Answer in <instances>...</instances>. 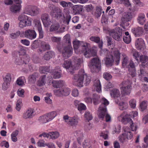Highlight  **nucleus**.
Masks as SVG:
<instances>
[{"instance_id":"1","label":"nucleus","mask_w":148,"mask_h":148,"mask_svg":"<svg viewBox=\"0 0 148 148\" xmlns=\"http://www.w3.org/2000/svg\"><path fill=\"white\" fill-rule=\"evenodd\" d=\"M74 50L75 53H78V49L80 45L82 49L81 52L83 53L85 57L88 58L92 56H96L97 54V48L94 47L92 49H90V45L89 43L83 41L75 40L73 42Z\"/></svg>"},{"instance_id":"2","label":"nucleus","mask_w":148,"mask_h":148,"mask_svg":"<svg viewBox=\"0 0 148 148\" xmlns=\"http://www.w3.org/2000/svg\"><path fill=\"white\" fill-rule=\"evenodd\" d=\"M41 20L45 27H48L50 25L49 31L51 32H62L64 31L65 28H60L59 23L55 22H51L49 18V15L46 14H43L41 17Z\"/></svg>"},{"instance_id":"3","label":"nucleus","mask_w":148,"mask_h":148,"mask_svg":"<svg viewBox=\"0 0 148 148\" xmlns=\"http://www.w3.org/2000/svg\"><path fill=\"white\" fill-rule=\"evenodd\" d=\"M111 55L107 57L104 60L105 64L107 66H111L113 62L115 61L117 65L120 60V53L118 49L116 48H112L111 51Z\"/></svg>"},{"instance_id":"4","label":"nucleus","mask_w":148,"mask_h":148,"mask_svg":"<svg viewBox=\"0 0 148 148\" xmlns=\"http://www.w3.org/2000/svg\"><path fill=\"white\" fill-rule=\"evenodd\" d=\"M138 116V113L136 111L131 112L129 114H127L123 112L121 114L117 117L118 120L124 124H126L127 123L132 122L131 118L129 117L131 116L132 118L134 119Z\"/></svg>"},{"instance_id":"5","label":"nucleus","mask_w":148,"mask_h":148,"mask_svg":"<svg viewBox=\"0 0 148 148\" xmlns=\"http://www.w3.org/2000/svg\"><path fill=\"white\" fill-rule=\"evenodd\" d=\"M103 31L112 37L114 39L119 41L121 39L122 30L119 27H117L114 29L110 30L107 27L103 28Z\"/></svg>"},{"instance_id":"6","label":"nucleus","mask_w":148,"mask_h":148,"mask_svg":"<svg viewBox=\"0 0 148 148\" xmlns=\"http://www.w3.org/2000/svg\"><path fill=\"white\" fill-rule=\"evenodd\" d=\"M25 47H21L19 53L20 55V57L16 58L15 61V63L19 65L23 64H26L29 60V56L25 53Z\"/></svg>"},{"instance_id":"7","label":"nucleus","mask_w":148,"mask_h":148,"mask_svg":"<svg viewBox=\"0 0 148 148\" xmlns=\"http://www.w3.org/2000/svg\"><path fill=\"white\" fill-rule=\"evenodd\" d=\"M63 40L69 45V46L65 47L62 51L63 56L66 59L70 57L72 54L73 49L71 45L70 36L69 34L65 35L63 38Z\"/></svg>"},{"instance_id":"8","label":"nucleus","mask_w":148,"mask_h":148,"mask_svg":"<svg viewBox=\"0 0 148 148\" xmlns=\"http://www.w3.org/2000/svg\"><path fill=\"white\" fill-rule=\"evenodd\" d=\"M124 58L122 62L123 66L129 68V74L132 77H134L136 75V73L134 63L131 60L129 61L128 58L127 56H124Z\"/></svg>"},{"instance_id":"9","label":"nucleus","mask_w":148,"mask_h":148,"mask_svg":"<svg viewBox=\"0 0 148 148\" xmlns=\"http://www.w3.org/2000/svg\"><path fill=\"white\" fill-rule=\"evenodd\" d=\"M123 133L119 136V138L120 142L125 143L128 142V140L131 139L133 137V134L127 127H124Z\"/></svg>"},{"instance_id":"10","label":"nucleus","mask_w":148,"mask_h":148,"mask_svg":"<svg viewBox=\"0 0 148 148\" xmlns=\"http://www.w3.org/2000/svg\"><path fill=\"white\" fill-rule=\"evenodd\" d=\"M57 115L56 111H52L40 116L38 121L40 123H45L52 120Z\"/></svg>"},{"instance_id":"11","label":"nucleus","mask_w":148,"mask_h":148,"mask_svg":"<svg viewBox=\"0 0 148 148\" xmlns=\"http://www.w3.org/2000/svg\"><path fill=\"white\" fill-rule=\"evenodd\" d=\"M131 82L129 80L124 81L120 85L121 94L124 95H129L131 92Z\"/></svg>"},{"instance_id":"12","label":"nucleus","mask_w":148,"mask_h":148,"mask_svg":"<svg viewBox=\"0 0 148 148\" xmlns=\"http://www.w3.org/2000/svg\"><path fill=\"white\" fill-rule=\"evenodd\" d=\"M101 102L102 104L99 108L97 115L99 118L103 119L106 112V106L109 105V102L104 97L102 98Z\"/></svg>"},{"instance_id":"13","label":"nucleus","mask_w":148,"mask_h":148,"mask_svg":"<svg viewBox=\"0 0 148 148\" xmlns=\"http://www.w3.org/2000/svg\"><path fill=\"white\" fill-rule=\"evenodd\" d=\"M18 19L19 21V26L21 28L30 26L32 24L31 18L25 14L20 15L18 16Z\"/></svg>"},{"instance_id":"14","label":"nucleus","mask_w":148,"mask_h":148,"mask_svg":"<svg viewBox=\"0 0 148 148\" xmlns=\"http://www.w3.org/2000/svg\"><path fill=\"white\" fill-rule=\"evenodd\" d=\"M23 11L24 14L34 16L39 13V9L34 5L28 4L25 5Z\"/></svg>"},{"instance_id":"15","label":"nucleus","mask_w":148,"mask_h":148,"mask_svg":"<svg viewBox=\"0 0 148 148\" xmlns=\"http://www.w3.org/2000/svg\"><path fill=\"white\" fill-rule=\"evenodd\" d=\"M101 66L100 61L98 58L92 59L90 63V67L92 72H98L101 69Z\"/></svg>"},{"instance_id":"16","label":"nucleus","mask_w":148,"mask_h":148,"mask_svg":"<svg viewBox=\"0 0 148 148\" xmlns=\"http://www.w3.org/2000/svg\"><path fill=\"white\" fill-rule=\"evenodd\" d=\"M84 71L82 70L81 72L76 75L73 78V84L77 86L82 87L84 83Z\"/></svg>"},{"instance_id":"17","label":"nucleus","mask_w":148,"mask_h":148,"mask_svg":"<svg viewBox=\"0 0 148 148\" xmlns=\"http://www.w3.org/2000/svg\"><path fill=\"white\" fill-rule=\"evenodd\" d=\"M64 121L68 124L72 126H75L77 125L79 120V117L77 116L70 117L68 115L63 116Z\"/></svg>"},{"instance_id":"18","label":"nucleus","mask_w":148,"mask_h":148,"mask_svg":"<svg viewBox=\"0 0 148 148\" xmlns=\"http://www.w3.org/2000/svg\"><path fill=\"white\" fill-rule=\"evenodd\" d=\"M37 34L36 32L34 30L28 29L23 32L20 36L24 37L30 40H33L36 37Z\"/></svg>"},{"instance_id":"19","label":"nucleus","mask_w":148,"mask_h":148,"mask_svg":"<svg viewBox=\"0 0 148 148\" xmlns=\"http://www.w3.org/2000/svg\"><path fill=\"white\" fill-rule=\"evenodd\" d=\"M49 7L51 10V15L58 18L62 16V10L59 8L52 4H50Z\"/></svg>"},{"instance_id":"20","label":"nucleus","mask_w":148,"mask_h":148,"mask_svg":"<svg viewBox=\"0 0 148 148\" xmlns=\"http://www.w3.org/2000/svg\"><path fill=\"white\" fill-rule=\"evenodd\" d=\"M16 4H14L11 5L9 8L10 11L14 13L19 12L21 9L22 6L21 4L22 2L21 0H13Z\"/></svg>"},{"instance_id":"21","label":"nucleus","mask_w":148,"mask_h":148,"mask_svg":"<svg viewBox=\"0 0 148 148\" xmlns=\"http://www.w3.org/2000/svg\"><path fill=\"white\" fill-rule=\"evenodd\" d=\"M71 90L68 88H63L54 90L55 95L58 96H67L70 94Z\"/></svg>"},{"instance_id":"22","label":"nucleus","mask_w":148,"mask_h":148,"mask_svg":"<svg viewBox=\"0 0 148 148\" xmlns=\"http://www.w3.org/2000/svg\"><path fill=\"white\" fill-rule=\"evenodd\" d=\"M59 133L58 131L52 132H49V133H44L39 135V136L41 137L43 136L44 137L47 138H50L55 140L58 138L60 136Z\"/></svg>"},{"instance_id":"23","label":"nucleus","mask_w":148,"mask_h":148,"mask_svg":"<svg viewBox=\"0 0 148 148\" xmlns=\"http://www.w3.org/2000/svg\"><path fill=\"white\" fill-rule=\"evenodd\" d=\"M62 66L68 72L72 73L73 71L74 70L73 65H72L71 62L69 60L65 61Z\"/></svg>"},{"instance_id":"24","label":"nucleus","mask_w":148,"mask_h":148,"mask_svg":"<svg viewBox=\"0 0 148 148\" xmlns=\"http://www.w3.org/2000/svg\"><path fill=\"white\" fill-rule=\"evenodd\" d=\"M99 96H97V95L94 94H93V97L92 99L89 97H86L84 99V101L87 103H92V100H93L94 104L97 105L99 103Z\"/></svg>"},{"instance_id":"25","label":"nucleus","mask_w":148,"mask_h":148,"mask_svg":"<svg viewBox=\"0 0 148 148\" xmlns=\"http://www.w3.org/2000/svg\"><path fill=\"white\" fill-rule=\"evenodd\" d=\"M136 48L138 49L143 51L145 48V44L143 40L141 38H138L135 43Z\"/></svg>"},{"instance_id":"26","label":"nucleus","mask_w":148,"mask_h":148,"mask_svg":"<svg viewBox=\"0 0 148 148\" xmlns=\"http://www.w3.org/2000/svg\"><path fill=\"white\" fill-rule=\"evenodd\" d=\"M52 79V78H50L49 79V78L47 81V84L48 85H50L51 83H52L53 86L55 88H58L62 86L64 84L63 81L54 80L51 82Z\"/></svg>"},{"instance_id":"27","label":"nucleus","mask_w":148,"mask_h":148,"mask_svg":"<svg viewBox=\"0 0 148 148\" xmlns=\"http://www.w3.org/2000/svg\"><path fill=\"white\" fill-rule=\"evenodd\" d=\"M133 17V15L131 12H125L123 13L121 20L123 21H128L131 20Z\"/></svg>"},{"instance_id":"28","label":"nucleus","mask_w":148,"mask_h":148,"mask_svg":"<svg viewBox=\"0 0 148 148\" xmlns=\"http://www.w3.org/2000/svg\"><path fill=\"white\" fill-rule=\"evenodd\" d=\"M74 63L73 64L74 69H77L83 65V60L82 58H76L74 60Z\"/></svg>"},{"instance_id":"29","label":"nucleus","mask_w":148,"mask_h":148,"mask_svg":"<svg viewBox=\"0 0 148 148\" xmlns=\"http://www.w3.org/2000/svg\"><path fill=\"white\" fill-rule=\"evenodd\" d=\"M120 100L116 99L114 101L115 102L119 105L121 110H123L127 109L128 107L127 103L123 101H121Z\"/></svg>"},{"instance_id":"30","label":"nucleus","mask_w":148,"mask_h":148,"mask_svg":"<svg viewBox=\"0 0 148 148\" xmlns=\"http://www.w3.org/2000/svg\"><path fill=\"white\" fill-rule=\"evenodd\" d=\"M34 113V111L33 109H29L23 113V117L25 119H31L33 117Z\"/></svg>"},{"instance_id":"31","label":"nucleus","mask_w":148,"mask_h":148,"mask_svg":"<svg viewBox=\"0 0 148 148\" xmlns=\"http://www.w3.org/2000/svg\"><path fill=\"white\" fill-rule=\"evenodd\" d=\"M110 94L112 97L115 98L114 100L116 99H121L120 97V92L119 90L117 89L114 88L111 90Z\"/></svg>"},{"instance_id":"32","label":"nucleus","mask_w":148,"mask_h":148,"mask_svg":"<svg viewBox=\"0 0 148 148\" xmlns=\"http://www.w3.org/2000/svg\"><path fill=\"white\" fill-rule=\"evenodd\" d=\"M92 89L93 90L96 91L99 93L101 92V86L99 80H96L94 81Z\"/></svg>"},{"instance_id":"33","label":"nucleus","mask_w":148,"mask_h":148,"mask_svg":"<svg viewBox=\"0 0 148 148\" xmlns=\"http://www.w3.org/2000/svg\"><path fill=\"white\" fill-rule=\"evenodd\" d=\"M74 103L75 106H77L78 110L79 111L85 110L86 109V105L84 103H80L78 100H75Z\"/></svg>"},{"instance_id":"34","label":"nucleus","mask_w":148,"mask_h":148,"mask_svg":"<svg viewBox=\"0 0 148 148\" xmlns=\"http://www.w3.org/2000/svg\"><path fill=\"white\" fill-rule=\"evenodd\" d=\"M61 70L60 67L58 66L56 68L53 70L52 74L53 78L54 79H57L60 78L61 76Z\"/></svg>"},{"instance_id":"35","label":"nucleus","mask_w":148,"mask_h":148,"mask_svg":"<svg viewBox=\"0 0 148 148\" xmlns=\"http://www.w3.org/2000/svg\"><path fill=\"white\" fill-rule=\"evenodd\" d=\"M46 75H44L41 76L37 82V85L39 86H42L45 85L46 83ZM49 78V79L50 78L48 77V78L47 79V82Z\"/></svg>"},{"instance_id":"36","label":"nucleus","mask_w":148,"mask_h":148,"mask_svg":"<svg viewBox=\"0 0 148 148\" xmlns=\"http://www.w3.org/2000/svg\"><path fill=\"white\" fill-rule=\"evenodd\" d=\"M132 31L137 36H140L143 33V29L141 27H138L136 29H132Z\"/></svg>"},{"instance_id":"37","label":"nucleus","mask_w":148,"mask_h":148,"mask_svg":"<svg viewBox=\"0 0 148 148\" xmlns=\"http://www.w3.org/2000/svg\"><path fill=\"white\" fill-rule=\"evenodd\" d=\"M90 39L92 41L98 43L100 48L102 47L103 42L100 40V38L98 37L92 36L90 38Z\"/></svg>"},{"instance_id":"38","label":"nucleus","mask_w":148,"mask_h":148,"mask_svg":"<svg viewBox=\"0 0 148 148\" xmlns=\"http://www.w3.org/2000/svg\"><path fill=\"white\" fill-rule=\"evenodd\" d=\"M142 66H143L142 65L140 66V74H139V76L142 81H144L148 82V79L146 77L144 76L146 75L147 74L142 69Z\"/></svg>"},{"instance_id":"39","label":"nucleus","mask_w":148,"mask_h":148,"mask_svg":"<svg viewBox=\"0 0 148 148\" xmlns=\"http://www.w3.org/2000/svg\"><path fill=\"white\" fill-rule=\"evenodd\" d=\"M138 23L141 25H143L145 21V16L143 13L140 14L138 15L137 18Z\"/></svg>"},{"instance_id":"40","label":"nucleus","mask_w":148,"mask_h":148,"mask_svg":"<svg viewBox=\"0 0 148 148\" xmlns=\"http://www.w3.org/2000/svg\"><path fill=\"white\" fill-rule=\"evenodd\" d=\"M26 81L24 77L22 76L19 77L16 81V84L19 86H22L24 85Z\"/></svg>"},{"instance_id":"41","label":"nucleus","mask_w":148,"mask_h":148,"mask_svg":"<svg viewBox=\"0 0 148 148\" xmlns=\"http://www.w3.org/2000/svg\"><path fill=\"white\" fill-rule=\"evenodd\" d=\"M19 132L17 130L13 131L11 134V137L12 140L14 142H16L18 139L17 137L18 134Z\"/></svg>"},{"instance_id":"42","label":"nucleus","mask_w":148,"mask_h":148,"mask_svg":"<svg viewBox=\"0 0 148 148\" xmlns=\"http://www.w3.org/2000/svg\"><path fill=\"white\" fill-rule=\"evenodd\" d=\"M123 40L127 44L131 42V37L128 32L125 33V36H124Z\"/></svg>"},{"instance_id":"43","label":"nucleus","mask_w":148,"mask_h":148,"mask_svg":"<svg viewBox=\"0 0 148 148\" xmlns=\"http://www.w3.org/2000/svg\"><path fill=\"white\" fill-rule=\"evenodd\" d=\"M72 8L73 13L74 14L78 13L82 11V7L79 5H75L73 6Z\"/></svg>"},{"instance_id":"44","label":"nucleus","mask_w":148,"mask_h":148,"mask_svg":"<svg viewBox=\"0 0 148 148\" xmlns=\"http://www.w3.org/2000/svg\"><path fill=\"white\" fill-rule=\"evenodd\" d=\"M102 9L100 5L97 6L95 8V15L97 17H99L101 14Z\"/></svg>"},{"instance_id":"45","label":"nucleus","mask_w":148,"mask_h":148,"mask_svg":"<svg viewBox=\"0 0 148 148\" xmlns=\"http://www.w3.org/2000/svg\"><path fill=\"white\" fill-rule=\"evenodd\" d=\"M84 117L85 119L88 121L92 120L93 118V116L91 113L89 111H88L85 112Z\"/></svg>"},{"instance_id":"46","label":"nucleus","mask_w":148,"mask_h":148,"mask_svg":"<svg viewBox=\"0 0 148 148\" xmlns=\"http://www.w3.org/2000/svg\"><path fill=\"white\" fill-rule=\"evenodd\" d=\"M91 81V77L89 75H88L84 73V83L86 85L88 84Z\"/></svg>"},{"instance_id":"47","label":"nucleus","mask_w":148,"mask_h":148,"mask_svg":"<svg viewBox=\"0 0 148 148\" xmlns=\"http://www.w3.org/2000/svg\"><path fill=\"white\" fill-rule=\"evenodd\" d=\"M75 135L77 137L79 143L81 144V143L80 142V139L81 140H82V139L83 137V133L80 131H77L75 132Z\"/></svg>"},{"instance_id":"48","label":"nucleus","mask_w":148,"mask_h":148,"mask_svg":"<svg viewBox=\"0 0 148 148\" xmlns=\"http://www.w3.org/2000/svg\"><path fill=\"white\" fill-rule=\"evenodd\" d=\"M54 55V53L53 52L50 51L47 52L45 55L44 57V58L45 60H48L53 57Z\"/></svg>"},{"instance_id":"49","label":"nucleus","mask_w":148,"mask_h":148,"mask_svg":"<svg viewBox=\"0 0 148 148\" xmlns=\"http://www.w3.org/2000/svg\"><path fill=\"white\" fill-rule=\"evenodd\" d=\"M46 96L45 97V100L46 103L48 104H51L52 102V100L50 99L52 95L51 93H47L46 94Z\"/></svg>"},{"instance_id":"50","label":"nucleus","mask_w":148,"mask_h":148,"mask_svg":"<svg viewBox=\"0 0 148 148\" xmlns=\"http://www.w3.org/2000/svg\"><path fill=\"white\" fill-rule=\"evenodd\" d=\"M22 106V100L21 99L17 100L16 103V109L18 111H19Z\"/></svg>"},{"instance_id":"51","label":"nucleus","mask_w":148,"mask_h":148,"mask_svg":"<svg viewBox=\"0 0 148 148\" xmlns=\"http://www.w3.org/2000/svg\"><path fill=\"white\" fill-rule=\"evenodd\" d=\"M140 106L142 111H143L147 108V101H142L140 104Z\"/></svg>"},{"instance_id":"52","label":"nucleus","mask_w":148,"mask_h":148,"mask_svg":"<svg viewBox=\"0 0 148 148\" xmlns=\"http://www.w3.org/2000/svg\"><path fill=\"white\" fill-rule=\"evenodd\" d=\"M60 5L63 8L71 7L72 4L71 2H66L64 1H62L60 2Z\"/></svg>"},{"instance_id":"53","label":"nucleus","mask_w":148,"mask_h":148,"mask_svg":"<svg viewBox=\"0 0 148 148\" xmlns=\"http://www.w3.org/2000/svg\"><path fill=\"white\" fill-rule=\"evenodd\" d=\"M20 34V31H18L16 32L12 33H11L10 35V37L12 39H15L17 38Z\"/></svg>"},{"instance_id":"54","label":"nucleus","mask_w":148,"mask_h":148,"mask_svg":"<svg viewBox=\"0 0 148 148\" xmlns=\"http://www.w3.org/2000/svg\"><path fill=\"white\" fill-rule=\"evenodd\" d=\"M4 81L10 83L11 80V75L10 73L7 74L3 77Z\"/></svg>"},{"instance_id":"55","label":"nucleus","mask_w":148,"mask_h":148,"mask_svg":"<svg viewBox=\"0 0 148 148\" xmlns=\"http://www.w3.org/2000/svg\"><path fill=\"white\" fill-rule=\"evenodd\" d=\"M140 61L143 63H145L148 61V57L146 55H142L140 56Z\"/></svg>"},{"instance_id":"56","label":"nucleus","mask_w":148,"mask_h":148,"mask_svg":"<svg viewBox=\"0 0 148 148\" xmlns=\"http://www.w3.org/2000/svg\"><path fill=\"white\" fill-rule=\"evenodd\" d=\"M129 105L131 108H134L136 105V101L134 99H130L129 102Z\"/></svg>"},{"instance_id":"57","label":"nucleus","mask_w":148,"mask_h":148,"mask_svg":"<svg viewBox=\"0 0 148 148\" xmlns=\"http://www.w3.org/2000/svg\"><path fill=\"white\" fill-rule=\"evenodd\" d=\"M103 77L107 80H110L112 78V75L110 73L107 72H105L103 73Z\"/></svg>"},{"instance_id":"58","label":"nucleus","mask_w":148,"mask_h":148,"mask_svg":"<svg viewBox=\"0 0 148 148\" xmlns=\"http://www.w3.org/2000/svg\"><path fill=\"white\" fill-rule=\"evenodd\" d=\"M49 67H40L39 68L40 72L42 73H45L49 71Z\"/></svg>"},{"instance_id":"59","label":"nucleus","mask_w":148,"mask_h":148,"mask_svg":"<svg viewBox=\"0 0 148 148\" xmlns=\"http://www.w3.org/2000/svg\"><path fill=\"white\" fill-rule=\"evenodd\" d=\"M25 90L23 89L20 88L18 89L17 91L18 95L21 97H24Z\"/></svg>"},{"instance_id":"60","label":"nucleus","mask_w":148,"mask_h":148,"mask_svg":"<svg viewBox=\"0 0 148 148\" xmlns=\"http://www.w3.org/2000/svg\"><path fill=\"white\" fill-rule=\"evenodd\" d=\"M10 83L4 81L2 84V88L3 90H6L10 86Z\"/></svg>"},{"instance_id":"61","label":"nucleus","mask_w":148,"mask_h":148,"mask_svg":"<svg viewBox=\"0 0 148 148\" xmlns=\"http://www.w3.org/2000/svg\"><path fill=\"white\" fill-rule=\"evenodd\" d=\"M34 23L35 27L37 28L38 30L42 29L41 23L39 20H35Z\"/></svg>"},{"instance_id":"62","label":"nucleus","mask_w":148,"mask_h":148,"mask_svg":"<svg viewBox=\"0 0 148 148\" xmlns=\"http://www.w3.org/2000/svg\"><path fill=\"white\" fill-rule=\"evenodd\" d=\"M45 142L44 140H39L37 143V146L39 147H44L46 146L47 144L45 143Z\"/></svg>"},{"instance_id":"63","label":"nucleus","mask_w":148,"mask_h":148,"mask_svg":"<svg viewBox=\"0 0 148 148\" xmlns=\"http://www.w3.org/2000/svg\"><path fill=\"white\" fill-rule=\"evenodd\" d=\"M108 132L106 130L105 131L102 132L100 134V136L102 137L104 139H107L108 138Z\"/></svg>"},{"instance_id":"64","label":"nucleus","mask_w":148,"mask_h":148,"mask_svg":"<svg viewBox=\"0 0 148 148\" xmlns=\"http://www.w3.org/2000/svg\"><path fill=\"white\" fill-rule=\"evenodd\" d=\"M85 8L86 10L88 12L91 11L94 9V7L91 4L86 5Z\"/></svg>"}]
</instances>
